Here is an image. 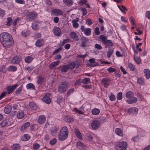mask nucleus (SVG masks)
<instances>
[{
	"label": "nucleus",
	"mask_w": 150,
	"mask_h": 150,
	"mask_svg": "<svg viewBox=\"0 0 150 150\" xmlns=\"http://www.w3.org/2000/svg\"><path fill=\"white\" fill-rule=\"evenodd\" d=\"M69 130L66 126L62 127L60 130L58 135V139L61 141L65 140L68 137Z\"/></svg>",
	"instance_id": "obj_1"
},
{
	"label": "nucleus",
	"mask_w": 150,
	"mask_h": 150,
	"mask_svg": "<svg viewBox=\"0 0 150 150\" xmlns=\"http://www.w3.org/2000/svg\"><path fill=\"white\" fill-rule=\"evenodd\" d=\"M12 36L9 33H3L0 35V42L2 45L10 39Z\"/></svg>",
	"instance_id": "obj_2"
},
{
	"label": "nucleus",
	"mask_w": 150,
	"mask_h": 150,
	"mask_svg": "<svg viewBox=\"0 0 150 150\" xmlns=\"http://www.w3.org/2000/svg\"><path fill=\"white\" fill-rule=\"evenodd\" d=\"M69 85V83L67 81H63L58 87V91L60 93H63L66 91Z\"/></svg>",
	"instance_id": "obj_3"
},
{
	"label": "nucleus",
	"mask_w": 150,
	"mask_h": 150,
	"mask_svg": "<svg viewBox=\"0 0 150 150\" xmlns=\"http://www.w3.org/2000/svg\"><path fill=\"white\" fill-rule=\"evenodd\" d=\"M37 17V13L33 11L29 13L26 16V19L28 21H31L34 20Z\"/></svg>",
	"instance_id": "obj_4"
},
{
	"label": "nucleus",
	"mask_w": 150,
	"mask_h": 150,
	"mask_svg": "<svg viewBox=\"0 0 150 150\" xmlns=\"http://www.w3.org/2000/svg\"><path fill=\"white\" fill-rule=\"evenodd\" d=\"M127 147V142H122L119 143L116 146L117 150H125Z\"/></svg>",
	"instance_id": "obj_5"
},
{
	"label": "nucleus",
	"mask_w": 150,
	"mask_h": 150,
	"mask_svg": "<svg viewBox=\"0 0 150 150\" xmlns=\"http://www.w3.org/2000/svg\"><path fill=\"white\" fill-rule=\"evenodd\" d=\"M12 123L11 118H6L3 121L0 123V125L2 127H4L6 126H9Z\"/></svg>",
	"instance_id": "obj_6"
},
{
	"label": "nucleus",
	"mask_w": 150,
	"mask_h": 150,
	"mask_svg": "<svg viewBox=\"0 0 150 150\" xmlns=\"http://www.w3.org/2000/svg\"><path fill=\"white\" fill-rule=\"evenodd\" d=\"M14 44V41L12 37L11 38L6 41L3 44V46L6 48H10L12 47Z\"/></svg>",
	"instance_id": "obj_7"
},
{
	"label": "nucleus",
	"mask_w": 150,
	"mask_h": 150,
	"mask_svg": "<svg viewBox=\"0 0 150 150\" xmlns=\"http://www.w3.org/2000/svg\"><path fill=\"white\" fill-rule=\"evenodd\" d=\"M18 86V84H16L14 85L8 86L6 88L7 91V93L8 94H10Z\"/></svg>",
	"instance_id": "obj_8"
},
{
	"label": "nucleus",
	"mask_w": 150,
	"mask_h": 150,
	"mask_svg": "<svg viewBox=\"0 0 150 150\" xmlns=\"http://www.w3.org/2000/svg\"><path fill=\"white\" fill-rule=\"evenodd\" d=\"M22 58L20 56L16 55L15 56L12 60L11 63L12 64H18L21 61Z\"/></svg>",
	"instance_id": "obj_9"
},
{
	"label": "nucleus",
	"mask_w": 150,
	"mask_h": 150,
	"mask_svg": "<svg viewBox=\"0 0 150 150\" xmlns=\"http://www.w3.org/2000/svg\"><path fill=\"white\" fill-rule=\"evenodd\" d=\"M138 109L136 108H130L128 110V112L130 114H136L138 112Z\"/></svg>",
	"instance_id": "obj_10"
},
{
	"label": "nucleus",
	"mask_w": 150,
	"mask_h": 150,
	"mask_svg": "<svg viewBox=\"0 0 150 150\" xmlns=\"http://www.w3.org/2000/svg\"><path fill=\"white\" fill-rule=\"evenodd\" d=\"M54 34L57 36H60L61 35V32L60 28L57 27H54L53 30Z\"/></svg>",
	"instance_id": "obj_11"
},
{
	"label": "nucleus",
	"mask_w": 150,
	"mask_h": 150,
	"mask_svg": "<svg viewBox=\"0 0 150 150\" xmlns=\"http://www.w3.org/2000/svg\"><path fill=\"white\" fill-rule=\"evenodd\" d=\"M110 81V79L106 78H104L102 80V83L105 87H106L109 84V82Z\"/></svg>",
	"instance_id": "obj_12"
},
{
	"label": "nucleus",
	"mask_w": 150,
	"mask_h": 150,
	"mask_svg": "<svg viewBox=\"0 0 150 150\" xmlns=\"http://www.w3.org/2000/svg\"><path fill=\"white\" fill-rule=\"evenodd\" d=\"M44 40L42 39L38 40L35 42V45L37 47H41L44 44Z\"/></svg>",
	"instance_id": "obj_13"
},
{
	"label": "nucleus",
	"mask_w": 150,
	"mask_h": 150,
	"mask_svg": "<svg viewBox=\"0 0 150 150\" xmlns=\"http://www.w3.org/2000/svg\"><path fill=\"white\" fill-rule=\"evenodd\" d=\"M91 125L92 128L96 129L99 126L100 122L98 121L95 120L92 122Z\"/></svg>",
	"instance_id": "obj_14"
},
{
	"label": "nucleus",
	"mask_w": 150,
	"mask_h": 150,
	"mask_svg": "<svg viewBox=\"0 0 150 150\" xmlns=\"http://www.w3.org/2000/svg\"><path fill=\"white\" fill-rule=\"evenodd\" d=\"M46 117L45 115H41L38 117V122L40 124H43L45 121Z\"/></svg>",
	"instance_id": "obj_15"
},
{
	"label": "nucleus",
	"mask_w": 150,
	"mask_h": 150,
	"mask_svg": "<svg viewBox=\"0 0 150 150\" xmlns=\"http://www.w3.org/2000/svg\"><path fill=\"white\" fill-rule=\"evenodd\" d=\"M89 62L91 63L89 64L90 67H94L98 66V63L95 62V59L94 58L90 59L89 60Z\"/></svg>",
	"instance_id": "obj_16"
},
{
	"label": "nucleus",
	"mask_w": 150,
	"mask_h": 150,
	"mask_svg": "<svg viewBox=\"0 0 150 150\" xmlns=\"http://www.w3.org/2000/svg\"><path fill=\"white\" fill-rule=\"evenodd\" d=\"M30 125V123L27 122L24 124L21 128L20 130L21 132H24L26 129L29 127Z\"/></svg>",
	"instance_id": "obj_17"
},
{
	"label": "nucleus",
	"mask_w": 150,
	"mask_h": 150,
	"mask_svg": "<svg viewBox=\"0 0 150 150\" xmlns=\"http://www.w3.org/2000/svg\"><path fill=\"white\" fill-rule=\"evenodd\" d=\"M71 38L75 41H78L79 40V37L74 32H72L69 34Z\"/></svg>",
	"instance_id": "obj_18"
},
{
	"label": "nucleus",
	"mask_w": 150,
	"mask_h": 150,
	"mask_svg": "<svg viewBox=\"0 0 150 150\" xmlns=\"http://www.w3.org/2000/svg\"><path fill=\"white\" fill-rule=\"evenodd\" d=\"M131 98L127 100V102L128 103L132 104L136 103L137 101V98L133 96Z\"/></svg>",
	"instance_id": "obj_19"
},
{
	"label": "nucleus",
	"mask_w": 150,
	"mask_h": 150,
	"mask_svg": "<svg viewBox=\"0 0 150 150\" xmlns=\"http://www.w3.org/2000/svg\"><path fill=\"white\" fill-rule=\"evenodd\" d=\"M144 73L145 77L147 79H149L150 78V71L148 69H144Z\"/></svg>",
	"instance_id": "obj_20"
},
{
	"label": "nucleus",
	"mask_w": 150,
	"mask_h": 150,
	"mask_svg": "<svg viewBox=\"0 0 150 150\" xmlns=\"http://www.w3.org/2000/svg\"><path fill=\"white\" fill-rule=\"evenodd\" d=\"M52 11L57 16L62 15L63 14V13L62 11L57 9L53 10H52Z\"/></svg>",
	"instance_id": "obj_21"
},
{
	"label": "nucleus",
	"mask_w": 150,
	"mask_h": 150,
	"mask_svg": "<svg viewBox=\"0 0 150 150\" xmlns=\"http://www.w3.org/2000/svg\"><path fill=\"white\" fill-rule=\"evenodd\" d=\"M68 69H73L75 67L76 65V63L74 62H71L67 64Z\"/></svg>",
	"instance_id": "obj_22"
},
{
	"label": "nucleus",
	"mask_w": 150,
	"mask_h": 150,
	"mask_svg": "<svg viewBox=\"0 0 150 150\" xmlns=\"http://www.w3.org/2000/svg\"><path fill=\"white\" fill-rule=\"evenodd\" d=\"M81 40L82 42L81 46L83 47H85L86 46V43L88 41V39L86 38L83 37L81 38Z\"/></svg>",
	"instance_id": "obj_23"
},
{
	"label": "nucleus",
	"mask_w": 150,
	"mask_h": 150,
	"mask_svg": "<svg viewBox=\"0 0 150 150\" xmlns=\"http://www.w3.org/2000/svg\"><path fill=\"white\" fill-rule=\"evenodd\" d=\"M42 100L43 101L47 104H49L51 101V99L50 98L45 95L43 97Z\"/></svg>",
	"instance_id": "obj_24"
},
{
	"label": "nucleus",
	"mask_w": 150,
	"mask_h": 150,
	"mask_svg": "<svg viewBox=\"0 0 150 150\" xmlns=\"http://www.w3.org/2000/svg\"><path fill=\"white\" fill-rule=\"evenodd\" d=\"M12 109V106L11 105L7 106L5 107L4 110L5 113L8 114L10 112Z\"/></svg>",
	"instance_id": "obj_25"
},
{
	"label": "nucleus",
	"mask_w": 150,
	"mask_h": 150,
	"mask_svg": "<svg viewBox=\"0 0 150 150\" xmlns=\"http://www.w3.org/2000/svg\"><path fill=\"white\" fill-rule=\"evenodd\" d=\"M59 62V61H57L51 63L49 66V68L50 69L53 68L58 65Z\"/></svg>",
	"instance_id": "obj_26"
},
{
	"label": "nucleus",
	"mask_w": 150,
	"mask_h": 150,
	"mask_svg": "<svg viewBox=\"0 0 150 150\" xmlns=\"http://www.w3.org/2000/svg\"><path fill=\"white\" fill-rule=\"evenodd\" d=\"M58 127H53V129L50 130V133L52 135H54L57 132L58 130Z\"/></svg>",
	"instance_id": "obj_27"
},
{
	"label": "nucleus",
	"mask_w": 150,
	"mask_h": 150,
	"mask_svg": "<svg viewBox=\"0 0 150 150\" xmlns=\"http://www.w3.org/2000/svg\"><path fill=\"white\" fill-rule=\"evenodd\" d=\"M75 133L77 137L79 139L81 138V134L79 130L77 129H74Z\"/></svg>",
	"instance_id": "obj_28"
},
{
	"label": "nucleus",
	"mask_w": 150,
	"mask_h": 150,
	"mask_svg": "<svg viewBox=\"0 0 150 150\" xmlns=\"http://www.w3.org/2000/svg\"><path fill=\"white\" fill-rule=\"evenodd\" d=\"M9 71H15L17 70V68L15 66H10L7 69Z\"/></svg>",
	"instance_id": "obj_29"
},
{
	"label": "nucleus",
	"mask_w": 150,
	"mask_h": 150,
	"mask_svg": "<svg viewBox=\"0 0 150 150\" xmlns=\"http://www.w3.org/2000/svg\"><path fill=\"white\" fill-rule=\"evenodd\" d=\"M115 133L118 135L122 136L123 133L122 129L119 128H117L115 129Z\"/></svg>",
	"instance_id": "obj_30"
},
{
	"label": "nucleus",
	"mask_w": 150,
	"mask_h": 150,
	"mask_svg": "<svg viewBox=\"0 0 150 150\" xmlns=\"http://www.w3.org/2000/svg\"><path fill=\"white\" fill-rule=\"evenodd\" d=\"M20 146L18 144H15L11 146V148L14 150H18L20 149Z\"/></svg>",
	"instance_id": "obj_31"
},
{
	"label": "nucleus",
	"mask_w": 150,
	"mask_h": 150,
	"mask_svg": "<svg viewBox=\"0 0 150 150\" xmlns=\"http://www.w3.org/2000/svg\"><path fill=\"white\" fill-rule=\"evenodd\" d=\"M38 23L36 22H34L32 25V27L33 30H36L38 28Z\"/></svg>",
	"instance_id": "obj_32"
},
{
	"label": "nucleus",
	"mask_w": 150,
	"mask_h": 150,
	"mask_svg": "<svg viewBox=\"0 0 150 150\" xmlns=\"http://www.w3.org/2000/svg\"><path fill=\"white\" fill-rule=\"evenodd\" d=\"M91 29L89 28H87L85 29L84 32V34L88 36L91 35Z\"/></svg>",
	"instance_id": "obj_33"
},
{
	"label": "nucleus",
	"mask_w": 150,
	"mask_h": 150,
	"mask_svg": "<svg viewBox=\"0 0 150 150\" xmlns=\"http://www.w3.org/2000/svg\"><path fill=\"white\" fill-rule=\"evenodd\" d=\"M68 67L67 64L63 65L60 69L61 71L62 72H67L68 69Z\"/></svg>",
	"instance_id": "obj_34"
},
{
	"label": "nucleus",
	"mask_w": 150,
	"mask_h": 150,
	"mask_svg": "<svg viewBox=\"0 0 150 150\" xmlns=\"http://www.w3.org/2000/svg\"><path fill=\"white\" fill-rule=\"evenodd\" d=\"M99 38L100 39L103 43L104 44L107 40V37L104 35H100L99 36Z\"/></svg>",
	"instance_id": "obj_35"
},
{
	"label": "nucleus",
	"mask_w": 150,
	"mask_h": 150,
	"mask_svg": "<svg viewBox=\"0 0 150 150\" xmlns=\"http://www.w3.org/2000/svg\"><path fill=\"white\" fill-rule=\"evenodd\" d=\"M63 2L66 5L68 6H71L73 4V2L71 0H63Z\"/></svg>",
	"instance_id": "obj_36"
},
{
	"label": "nucleus",
	"mask_w": 150,
	"mask_h": 150,
	"mask_svg": "<svg viewBox=\"0 0 150 150\" xmlns=\"http://www.w3.org/2000/svg\"><path fill=\"white\" fill-rule=\"evenodd\" d=\"M113 52V49L110 48L108 51L107 52V57L108 58H110Z\"/></svg>",
	"instance_id": "obj_37"
},
{
	"label": "nucleus",
	"mask_w": 150,
	"mask_h": 150,
	"mask_svg": "<svg viewBox=\"0 0 150 150\" xmlns=\"http://www.w3.org/2000/svg\"><path fill=\"white\" fill-rule=\"evenodd\" d=\"M33 58L31 56L27 57L25 59V61L26 62L29 63L33 60Z\"/></svg>",
	"instance_id": "obj_38"
},
{
	"label": "nucleus",
	"mask_w": 150,
	"mask_h": 150,
	"mask_svg": "<svg viewBox=\"0 0 150 150\" xmlns=\"http://www.w3.org/2000/svg\"><path fill=\"white\" fill-rule=\"evenodd\" d=\"M64 119L65 120L68 122H72L74 121L73 119L72 118L69 116L65 117Z\"/></svg>",
	"instance_id": "obj_39"
},
{
	"label": "nucleus",
	"mask_w": 150,
	"mask_h": 150,
	"mask_svg": "<svg viewBox=\"0 0 150 150\" xmlns=\"http://www.w3.org/2000/svg\"><path fill=\"white\" fill-rule=\"evenodd\" d=\"M92 112L93 115H97L100 113V110L98 109L94 108L92 110Z\"/></svg>",
	"instance_id": "obj_40"
},
{
	"label": "nucleus",
	"mask_w": 150,
	"mask_h": 150,
	"mask_svg": "<svg viewBox=\"0 0 150 150\" xmlns=\"http://www.w3.org/2000/svg\"><path fill=\"white\" fill-rule=\"evenodd\" d=\"M134 93L131 91H129L126 94V97L128 99L134 96Z\"/></svg>",
	"instance_id": "obj_41"
},
{
	"label": "nucleus",
	"mask_w": 150,
	"mask_h": 150,
	"mask_svg": "<svg viewBox=\"0 0 150 150\" xmlns=\"http://www.w3.org/2000/svg\"><path fill=\"white\" fill-rule=\"evenodd\" d=\"M26 87L27 89H32L35 90V87L34 85L31 83H29L27 84L26 85Z\"/></svg>",
	"instance_id": "obj_42"
},
{
	"label": "nucleus",
	"mask_w": 150,
	"mask_h": 150,
	"mask_svg": "<svg viewBox=\"0 0 150 150\" xmlns=\"http://www.w3.org/2000/svg\"><path fill=\"white\" fill-rule=\"evenodd\" d=\"M24 116V114L23 112H19L17 114V117L18 119L23 118Z\"/></svg>",
	"instance_id": "obj_43"
},
{
	"label": "nucleus",
	"mask_w": 150,
	"mask_h": 150,
	"mask_svg": "<svg viewBox=\"0 0 150 150\" xmlns=\"http://www.w3.org/2000/svg\"><path fill=\"white\" fill-rule=\"evenodd\" d=\"M90 80L88 78H85L82 81V83L84 84H86L90 83Z\"/></svg>",
	"instance_id": "obj_44"
},
{
	"label": "nucleus",
	"mask_w": 150,
	"mask_h": 150,
	"mask_svg": "<svg viewBox=\"0 0 150 150\" xmlns=\"http://www.w3.org/2000/svg\"><path fill=\"white\" fill-rule=\"evenodd\" d=\"M104 44H106L107 46H112L113 45V43L112 41L110 40H107L105 42Z\"/></svg>",
	"instance_id": "obj_45"
},
{
	"label": "nucleus",
	"mask_w": 150,
	"mask_h": 150,
	"mask_svg": "<svg viewBox=\"0 0 150 150\" xmlns=\"http://www.w3.org/2000/svg\"><path fill=\"white\" fill-rule=\"evenodd\" d=\"M30 139V136L27 134H25L22 137V139L24 141L28 140Z\"/></svg>",
	"instance_id": "obj_46"
},
{
	"label": "nucleus",
	"mask_w": 150,
	"mask_h": 150,
	"mask_svg": "<svg viewBox=\"0 0 150 150\" xmlns=\"http://www.w3.org/2000/svg\"><path fill=\"white\" fill-rule=\"evenodd\" d=\"M29 34L30 33L28 31L24 30L22 32V35L25 37H27Z\"/></svg>",
	"instance_id": "obj_47"
},
{
	"label": "nucleus",
	"mask_w": 150,
	"mask_h": 150,
	"mask_svg": "<svg viewBox=\"0 0 150 150\" xmlns=\"http://www.w3.org/2000/svg\"><path fill=\"white\" fill-rule=\"evenodd\" d=\"M40 147V146L39 144L35 143H34L33 145V148L34 150L38 149Z\"/></svg>",
	"instance_id": "obj_48"
},
{
	"label": "nucleus",
	"mask_w": 150,
	"mask_h": 150,
	"mask_svg": "<svg viewBox=\"0 0 150 150\" xmlns=\"http://www.w3.org/2000/svg\"><path fill=\"white\" fill-rule=\"evenodd\" d=\"M29 107L31 108H32L34 109H36V107L35 104L33 102H30L29 104Z\"/></svg>",
	"instance_id": "obj_49"
},
{
	"label": "nucleus",
	"mask_w": 150,
	"mask_h": 150,
	"mask_svg": "<svg viewBox=\"0 0 150 150\" xmlns=\"http://www.w3.org/2000/svg\"><path fill=\"white\" fill-rule=\"evenodd\" d=\"M7 22L6 23V25L8 26H10L11 25L12 19L11 17H8L7 18Z\"/></svg>",
	"instance_id": "obj_50"
},
{
	"label": "nucleus",
	"mask_w": 150,
	"mask_h": 150,
	"mask_svg": "<svg viewBox=\"0 0 150 150\" xmlns=\"http://www.w3.org/2000/svg\"><path fill=\"white\" fill-rule=\"evenodd\" d=\"M93 138V137L90 134H87L86 137V139L88 140L92 141Z\"/></svg>",
	"instance_id": "obj_51"
},
{
	"label": "nucleus",
	"mask_w": 150,
	"mask_h": 150,
	"mask_svg": "<svg viewBox=\"0 0 150 150\" xmlns=\"http://www.w3.org/2000/svg\"><path fill=\"white\" fill-rule=\"evenodd\" d=\"M134 59L137 64H139L141 62V59L139 57H135L134 56Z\"/></svg>",
	"instance_id": "obj_52"
},
{
	"label": "nucleus",
	"mask_w": 150,
	"mask_h": 150,
	"mask_svg": "<svg viewBox=\"0 0 150 150\" xmlns=\"http://www.w3.org/2000/svg\"><path fill=\"white\" fill-rule=\"evenodd\" d=\"M129 19L130 20V23L131 24H132L133 26L136 25L135 23H134L135 19L133 17L131 16L130 17Z\"/></svg>",
	"instance_id": "obj_53"
},
{
	"label": "nucleus",
	"mask_w": 150,
	"mask_h": 150,
	"mask_svg": "<svg viewBox=\"0 0 150 150\" xmlns=\"http://www.w3.org/2000/svg\"><path fill=\"white\" fill-rule=\"evenodd\" d=\"M72 22L73 23V26L75 28H77L79 27L78 23L76 22L74 20H72Z\"/></svg>",
	"instance_id": "obj_54"
},
{
	"label": "nucleus",
	"mask_w": 150,
	"mask_h": 150,
	"mask_svg": "<svg viewBox=\"0 0 150 150\" xmlns=\"http://www.w3.org/2000/svg\"><path fill=\"white\" fill-rule=\"evenodd\" d=\"M81 79L79 78L74 83V85L75 86L79 85L81 83Z\"/></svg>",
	"instance_id": "obj_55"
},
{
	"label": "nucleus",
	"mask_w": 150,
	"mask_h": 150,
	"mask_svg": "<svg viewBox=\"0 0 150 150\" xmlns=\"http://www.w3.org/2000/svg\"><path fill=\"white\" fill-rule=\"evenodd\" d=\"M107 71L110 73L116 71V69L115 68L110 67L107 69Z\"/></svg>",
	"instance_id": "obj_56"
},
{
	"label": "nucleus",
	"mask_w": 150,
	"mask_h": 150,
	"mask_svg": "<svg viewBox=\"0 0 150 150\" xmlns=\"http://www.w3.org/2000/svg\"><path fill=\"white\" fill-rule=\"evenodd\" d=\"M43 78L42 77H39L38 79L37 83L38 84H41L43 82Z\"/></svg>",
	"instance_id": "obj_57"
},
{
	"label": "nucleus",
	"mask_w": 150,
	"mask_h": 150,
	"mask_svg": "<svg viewBox=\"0 0 150 150\" xmlns=\"http://www.w3.org/2000/svg\"><path fill=\"white\" fill-rule=\"evenodd\" d=\"M22 90V87L20 86L15 91V93L16 94H19L21 92V91Z\"/></svg>",
	"instance_id": "obj_58"
},
{
	"label": "nucleus",
	"mask_w": 150,
	"mask_h": 150,
	"mask_svg": "<svg viewBox=\"0 0 150 150\" xmlns=\"http://www.w3.org/2000/svg\"><path fill=\"white\" fill-rule=\"evenodd\" d=\"M122 93L121 92H119L117 95V99L120 100L122 98Z\"/></svg>",
	"instance_id": "obj_59"
},
{
	"label": "nucleus",
	"mask_w": 150,
	"mask_h": 150,
	"mask_svg": "<svg viewBox=\"0 0 150 150\" xmlns=\"http://www.w3.org/2000/svg\"><path fill=\"white\" fill-rule=\"evenodd\" d=\"M128 67L131 70H134V67L131 63H129Z\"/></svg>",
	"instance_id": "obj_60"
},
{
	"label": "nucleus",
	"mask_w": 150,
	"mask_h": 150,
	"mask_svg": "<svg viewBox=\"0 0 150 150\" xmlns=\"http://www.w3.org/2000/svg\"><path fill=\"white\" fill-rule=\"evenodd\" d=\"M57 139L55 138H54L52 140H51L50 142V144L51 145H54L57 142Z\"/></svg>",
	"instance_id": "obj_61"
},
{
	"label": "nucleus",
	"mask_w": 150,
	"mask_h": 150,
	"mask_svg": "<svg viewBox=\"0 0 150 150\" xmlns=\"http://www.w3.org/2000/svg\"><path fill=\"white\" fill-rule=\"evenodd\" d=\"M74 91V88H71L70 90H68L67 91V93L68 96L70 95L71 94V93H73Z\"/></svg>",
	"instance_id": "obj_62"
},
{
	"label": "nucleus",
	"mask_w": 150,
	"mask_h": 150,
	"mask_svg": "<svg viewBox=\"0 0 150 150\" xmlns=\"http://www.w3.org/2000/svg\"><path fill=\"white\" fill-rule=\"evenodd\" d=\"M111 101H113L115 99V96L112 94H111L109 97Z\"/></svg>",
	"instance_id": "obj_63"
},
{
	"label": "nucleus",
	"mask_w": 150,
	"mask_h": 150,
	"mask_svg": "<svg viewBox=\"0 0 150 150\" xmlns=\"http://www.w3.org/2000/svg\"><path fill=\"white\" fill-rule=\"evenodd\" d=\"M146 16L148 19H150V11H148L146 12Z\"/></svg>",
	"instance_id": "obj_64"
}]
</instances>
